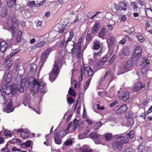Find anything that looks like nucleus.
Wrapping results in <instances>:
<instances>
[{
  "instance_id": "nucleus-9",
  "label": "nucleus",
  "mask_w": 152,
  "mask_h": 152,
  "mask_svg": "<svg viewBox=\"0 0 152 152\" xmlns=\"http://www.w3.org/2000/svg\"><path fill=\"white\" fill-rule=\"evenodd\" d=\"M10 83H8L5 85H4L2 86V90L3 92L6 94L9 95L10 94L12 93V90L10 87Z\"/></svg>"
},
{
  "instance_id": "nucleus-44",
  "label": "nucleus",
  "mask_w": 152,
  "mask_h": 152,
  "mask_svg": "<svg viewBox=\"0 0 152 152\" xmlns=\"http://www.w3.org/2000/svg\"><path fill=\"white\" fill-rule=\"evenodd\" d=\"M107 57H104L102 60L99 61V64L101 65H102L104 63L107 61Z\"/></svg>"
},
{
  "instance_id": "nucleus-58",
  "label": "nucleus",
  "mask_w": 152,
  "mask_h": 152,
  "mask_svg": "<svg viewBox=\"0 0 152 152\" xmlns=\"http://www.w3.org/2000/svg\"><path fill=\"white\" fill-rule=\"evenodd\" d=\"M92 149H89V148H87L86 149H83L82 152H91Z\"/></svg>"
},
{
  "instance_id": "nucleus-40",
  "label": "nucleus",
  "mask_w": 152,
  "mask_h": 152,
  "mask_svg": "<svg viewBox=\"0 0 152 152\" xmlns=\"http://www.w3.org/2000/svg\"><path fill=\"white\" fill-rule=\"evenodd\" d=\"M55 142L56 143L60 145L61 143V140L59 138V137H57L56 138H54Z\"/></svg>"
},
{
  "instance_id": "nucleus-41",
  "label": "nucleus",
  "mask_w": 152,
  "mask_h": 152,
  "mask_svg": "<svg viewBox=\"0 0 152 152\" xmlns=\"http://www.w3.org/2000/svg\"><path fill=\"white\" fill-rule=\"evenodd\" d=\"M120 53L121 55L123 56L127 55L128 54V52L127 51V49L124 48V49Z\"/></svg>"
},
{
  "instance_id": "nucleus-46",
  "label": "nucleus",
  "mask_w": 152,
  "mask_h": 152,
  "mask_svg": "<svg viewBox=\"0 0 152 152\" xmlns=\"http://www.w3.org/2000/svg\"><path fill=\"white\" fill-rule=\"evenodd\" d=\"M151 23L148 22L146 24V30L148 29L152 30V26L150 25Z\"/></svg>"
},
{
  "instance_id": "nucleus-21",
  "label": "nucleus",
  "mask_w": 152,
  "mask_h": 152,
  "mask_svg": "<svg viewBox=\"0 0 152 152\" xmlns=\"http://www.w3.org/2000/svg\"><path fill=\"white\" fill-rule=\"evenodd\" d=\"M22 32L20 31H19L18 32V35L16 39V42H21V40H23L24 43H25V40L23 39H21Z\"/></svg>"
},
{
  "instance_id": "nucleus-1",
  "label": "nucleus",
  "mask_w": 152,
  "mask_h": 152,
  "mask_svg": "<svg viewBox=\"0 0 152 152\" xmlns=\"http://www.w3.org/2000/svg\"><path fill=\"white\" fill-rule=\"evenodd\" d=\"M45 83L41 82L34 77L32 76L28 78H26L24 83V86L26 88H31L30 91L32 94L35 95L38 91L41 93L46 90L45 86Z\"/></svg>"
},
{
  "instance_id": "nucleus-62",
  "label": "nucleus",
  "mask_w": 152,
  "mask_h": 152,
  "mask_svg": "<svg viewBox=\"0 0 152 152\" xmlns=\"http://www.w3.org/2000/svg\"><path fill=\"white\" fill-rule=\"evenodd\" d=\"M116 57V56H115V55H113V56H112V58L110 59V63H112L113 62V61L114 60V59Z\"/></svg>"
},
{
  "instance_id": "nucleus-10",
  "label": "nucleus",
  "mask_w": 152,
  "mask_h": 152,
  "mask_svg": "<svg viewBox=\"0 0 152 152\" xmlns=\"http://www.w3.org/2000/svg\"><path fill=\"white\" fill-rule=\"evenodd\" d=\"M129 97V93L128 91L122 92L119 95V98L124 101L127 100Z\"/></svg>"
},
{
  "instance_id": "nucleus-7",
  "label": "nucleus",
  "mask_w": 152,
  "mask_h": 152,
  "mask_svg": "<svg viewBox=\"0 0 152 152\" xmlns=\"http://www.w3.org/2000/svg\"><path fill=\"white\" fill-rule=\"evenodd\" d=\"M128 108L126 104H124L120 106H117L116 113L118 114H122L127 111Z\"/></svg>"
},
{
  "instance_id": "nucleus-20",
  "label": "nucleus",
  "mask_w": 152,
  "mask_h": 152,
  "mask_svg": "<svg viewBox=\"0 0 152 152\" xmlns=\"http://www.w3.org/2000/svg\"><path fill=\"white\" fill-rule=\"evenodd\" d=\"M88 127H87V129H86V131L81 132V134L79 135V137H80L81 139L84 138L86 136L87 134L90 132V130L89 129H88Z\"/></svg>"
},
{
  "instance_id": "nucleus-55",
  "label": "nucleus",
  "mask_w": 152,
  "mask_h": 152,
  "mask_svg": "<svg viewBox=\"0 0 152 152\" xmlns=\"http://www.w3.org/2000/svg\"><path fill=\"white\" fill-rule=\"evenodd\" d=\"M102 51L101 50V49L99 51L98 53H94V56L96 57L98 56L99 55H100L101 53H102Z\"/></svg>"
},
{
  "instance_id": "nucleus-45",
  "label": "nucleus",
  "mask_w": 152,
  "mask_h": 152,
  "mask_svg": "<svg viewBox=\"0 0 152 152\" xmlns=\"http://www.w3.org/2000/svg\"><path fill=\"white\" fill-rule=\"evenodd\" d=\"M92 34H88L86 36V40L87 42H89L91 41L92 39Z\"/></svg>"
},
{
  "instance_id": "nucleus-3",
  "label": "nucleus",
  "mask_w": 152,
  "mask_h": 152,
  "mask_svg": "<svg viewBox=\"0 0 152 152\" xmlns=\"http://www.w3.org/2000/svg\"><path fill=\"white\" fill-rule=\"evenodd\" d=\"M52 47L48 48L42 54L40 60L39 62V64L40 66V69H41L43 67L46 60L48 58L50 53L53 50Z\"/></svg>"
},
{
  "instance_id": "nucleus-64",
  "label": "nucleus",
  "mask_w": 152,
  "mask_h": 152,
  "mask_svg": "<svg viewBox=\"0 0 152 152\" xmlns=\"http://www.w3.org/2000/svg\"><path fill=\"white\" fill-rule=\"evenodd\" d=\"M92 28L93 29L92 30L91 32L93 34H94L98 32V30L95 29L93 28Z\"/></svg>"
},
{
  "instance_id": "nucleus-36",
  "label": "nucleus",
  "mask_w": 152,
  "mask_h": 152,
  "mask_svg": "<svg viewBox=\"0 0 152 152\" xmlns=\"http://www.w3.org/2000/svg\"><path fill=\"white\" fill-rule=\"evenodd\" d=\"M18 88H17V91L21 93L23 92L24 91V87L23 86L22 83L20 84L19 86H18Z\"/></svg>"
},
{
  "instance_id": "nucleus-26",
  "label": "nucleus",
  "mask_w": 152,
  "mask_h": 152,
  "mask_svg": "<svg viewBox=\"0 0 152 152\" xmlns=\"http://www.w3.org/2000/svg\"><path fill=\"white\" fill-rule=\"evenodd\" d=\"M146 15L148 17H152V9H145L144 11Z\"/></svg>"
},
{
  "instance_id": "nucleus-25",
  "label": "nucleus",
  "mask_w": 152,
  "mask_h": 152,
  "mask_svg": "<svg viewBox=\"0 0 152 152\" xmlns=\"http://www.w3.org/2000/svg\"><path fill=\"white\" fill-rule=\"evenodd\" d=\"M135 136V134L134 131L133 130H132L130 131L129 133L127 134L126 136V137L128 139H130L134 137Z\"/></svg>"
},
{
  "instance_id": "nucleus-11",
  "label": "nucleus",
  "mask_w": 152,
  "mask_h": 152,
  "mask_svg": "<svg viewBox=\"0 0 152 152\" xmlns=\"http://www.w3.org/2000/svg\"><path fill=\"white\" fill-rule=\"evenodd\" d=\"M2 46H0V52L2 53H4L6 52H8L9 51L12 50L11 48L9 46H8L7 44L5 43V45H1Z\"/></svg>"
},
{
  "instance_id": "nucleus-34",
  "label": "nucleus",
  "mask_w": 152,
  "mask_h": 152,
  "mask_svg": "<svg viewBox=\"0 0 152 152\" xmlns=\"http://www.w3.org/2000/svg\"><path fill=\"white\" fill-rule=\"evenodd\" d=\"M102 125V122H99L94 126V130H97Z\"/></svg>"
},
{
  "instance_id": "nucleus-42",
  "label": "nucleus",
  "mask_w": 152,
  "mask_h": 152,
  "mask_svg": "<svg viewBox=\"0 0 152 152\" xmlns=\"http://www.w3.org/2000/svg\"><path fill=\"white\" fill-rule=\"evenodd\" d=\"M66 134V130L61 131L59 132V135L61 137H63Z\"/></svg>"
},
{
  "instance_id": "nucleus-49",
  "label": "nucleus",
  "mask_w": 152,
  "mask_h": 152,
  "mask_svg": "<svg viewBox=\"0 0 152 152\" xmlns=\"http://www.w3.org/2000/svg\"><path fill=\"white\" fill-rule=\"evenodd\" d=\"M136 37L140 42H142V36L139 34L137 35Z\"/></svg>"
},
{
  "instance_id": "nucleus-53",
  "label": "nucleus",
  "mask_w": 152,
  "mask_h": 152,
  "mask_svg": "<svg viewBox=\"0 0 152 152\" xmlns=\"http://www.w3.org/2000/svg\"><path fill=\"white\" fill-rule=\"evenodd\" d=\"M97 109L100 110H103L105 109L104 107L103 106H100L99 104H98L97 105Z\"/></svg>"
},
{
  "instance_id": "nucleus-33",
  "label": "nucleus",
  "mask_w": 152,
  "mask_h": 152,
  "mask_svg": "<svg viewBox=\"0 0 152 152\" xmlns=\"http://www.w3.org/2000/svg\"><path fill=\"white\" fill-rule=\"evenodd\" d=\"M73 140L71 139H67L64 143V145L66 146L72 145L73 144Z\"/></svg>"
},
{
  "instance_id": "nucleus-63",
  "label": "nucleus",
  "mask_w": 152,
  "mask_h": 152,
  "mask_svg": "<svg viewBox=\"0 0 152 152\" xmlns=\"http://www.w3.org/2000/svg\"><path fill=\"white\" fill-rule=\"evenodd\" d=\"M12 4V3L10 1L7 2V4L9 7H11L12 6L15 5V4Z\"/></svg>"
},
{
  "instance_id": "nucleus-12",
  "label": "nucleus",
  "mask_w": 152,
  "mask_h": 152,
  "mask_svg": "<svg viewBox=\"0 0 152 152\" xmlns=\"http://www.w3.org/2000/svg\"><path fill=\"white\" fill-rule=\"evenodd\" d=\"M37 66L35 63H32L30 66V70L29 73L32 75L35 74L37 71Z\"/></svg>"
},
{
  "instance_id": "nucleus-59",
  "label": "nucleus",
  "mask_w": 152,
  "mask_h": 152,
  "mask_svg": "<svg viewBox=\"0 0 152 152\" xmlns=\"http://www.w3.org/2000/svg\"><path fill=\"white\" fill-rule=\"evenodd\" d=\"M118 104V102L117 101H115L110 103L109 105L110 107H113L115 105H116V104Z\"/></svg>"
},
{
  "instance_id": "nucleus-5",
  "label": "nucleus",
  "mask_w": 152,
  "mask_h": 152,
  "mask_svg": "<svg viewBox=\"0 0 152 152\" xmlns=\"http://www.w3.org/2000/svg\"><path fill=\"white\" fill-rule=\"evenodd\" d=\"M134 65V61L131 60H128L126 63L122 70L121 74H123L130 70V68Z\"/></svg>"
},
{
  "instance_id": "nucleus-19",
  "label": "nucleus",
  "mask_w": 152,
  "mask_h": 152,
  "mask_svg": "<svg viewBox=\"0 0 152 152\" xmlns=\"http://www.w3.org/2000/svg\"><path fill=\"white\" fill-rule=\"evenodd\" d=\"M106 34L105 29L104 28H102L101 31L98 34V37L104 39Z\"/></svg>"
},
{
  "instance_id": "nucleus-22",
  "label": "nucleus",
  "mask_w": 152,
  "mask_h": 152,
  "mask_svg": "<svg viewBox=\"0 0 152 152\" xmlns=\"http://www.w3.org/2000/svg\"><path fill=\"white\" fill-rule=\"evenodd\" d=\"M100 42L97 40L94 42V50H98L100 48Z\"/></svg>"
},
{
  "instance_id": "nucleus-6",
  "label": "nucleus",
  "mask_w": 152,
  "mask_h": 152,
  "mask_svg": "<svg viewBox=\"0 0 152 152\" xmlns=\"http://www.w3.org/2000/svg\"><path fill=\"white\" fill-rule=\"evenodd\" d=\"M7 102V104H6L7 106L4 107V111L7 113L12 112L14 108L12 107V100L11 98H9L7 100L6 103Z\"/></svg>"
},
{
  "instance_id": "nucleus-27",
  "label": "nucleus",
  "mask_w": 152,
  "mask_h": 152,
  "mask_svg": "<svg viewBox=\"0 0 152 152\" xmlns=\"http://www.w3.org/2000/svg\"><path fill=\"white\" fill-rule=\"evenodd\" d=\"M7 9L3 8L0 12L1 16L3 18L5 17L7 14Z\"/></svg>"
},
{
  "instance_id": "nucleus-13",
  "label": "nucleus",
  "mask_w": 152,
  "mask_h": 152,
  "mask_svg": "<svg viewBox=\"0 0 152 152\" xmlns=\"http://www.w3.org/2000/svg\"><path fill=\"white\" fill-rule=\"evenodd\" d=\"M113 149L114 150L116 148L118 150H120L121 148V147L122 146V143L120 140L119 141H115L113 144Z\"/></svg>"
},
{
  "instance_id": "nucleus-48",
  "label": "nucleus",
  "mask_w": 152,
  "mask_h": 152,
  "mask_svg": "<svg viewBox=\"0 0 152 152\" xmlns=\"http://www.w3.org/2000/svg\"><path fill=\"white\" fill-rule=\"evenodd\" d=\"M64 26V25L63 24H61V26L62 27V28L61 29H59V30L58 31V32L61 33H62L64 31L65 29V27L66 26V25H65L64 27H63ZM59 29H60V28H59Z\"/></svg>"
},
{
  "instance_id": "nucleus-8",
  "label": "nucleus",
  "mask_w": 152,
  "mask_h": 152,
  "mask_svg": "<svg viewBox=\"0 0 152 152\" xmlns=\"http://www.w3.org/2000/svg\"><path fill=\"white\" fill-rule=\"evenodd\" d=\"M114 40V37L112 36L110 37L109 39L107 40L109 50L113 51L114 50L115 47Z\"/></svg>"
},
{
  "instance_id": "nucleus-51",
  "label": "nucleus",
  "mask_w": 152,
  "mask_h": 152,
  "mask_svg": "<svg viewBox=\"0 0 152 152\" xmlns=\"http://www.w3.org/2000/svg\"><path fill=\"white\" fill-rule=\"evenodd\" d=\"M138 152H142V143L138 146Z\"/></svg>"
},
{
  "instance_id": "nucleus-57",
  "label": "nucleus",
  "mask_w": 152,
  "mask_h": 152,
  "mask_svg": "<svg viewBox=\"0 0 152 152\" xmlns=\"http://www.w3.org/2000/svg\"><path fill=\"white\" fill-rule=\"evenodd\" d=\"M123 152H133V150L132 148H129L126 149Z\"/></svg>"
},
{
  "instance_id": "nucleus-50",
  "label": "nucleus",
  "mask_w": 152,
  "mask_h": 152,
  "mask_svg": "<svg viewBox=\"0 0 152 152\" xmlns=\"http://www.w3.org/2000/svg\"><path fill=\"white\" fill-rule=\"evenodd\" d=\"M13 40L12 39H11L7 41L5 43L7 44H8L10 45V46L12 44Z\"/></svg>"
},
{
  "instance_id": "nucleus-37",
  "label": "nucleus",
  "mask_w": 152,
  "mask_h": 152,
  "mask_svg": "<svg viewBox=\"0 0 152 152\" xmlns=\"http://www.w3.org/2000/svg\"><path fill=\"white\" fill-rule=\"evenodd\" d=\"M100 23L99 22H96L93 27V28L98 30H99V29L100 28Z\"/></svg>"
},
{
  "instance_id": "nucleus-23",
  "label": "nucleus",
  "mask_w": 152,
  "mask_h": 152,
  "mask_svg": "<svg viewBox=\"0 0 152 152\" xmlns=\"http://www.w3.org/2000/svg\"><path fill=\"white\" fill-rule=\"evenodd\" d=\"M126 125L128 126H132L134 123V119L133 118H130L127 119Z\"/></svg>"
},
{
  "instance_id": "nucleus-61",
  "label": "nucleus",
  "mask_w": 152,
  "mask_h": 152,
  "mask_svg": "<svg viewBox=\"0 0 152 152\" xmlns=\"http://www.w3.org/2000/svg\"><path fill=\"white\" fill-rule=\"evenodd\" d=\"M88 75L92 76L94 74V70L93 69H91L89 72H88L87 73Z\"/></svg>"
},
{
  "instance_id": "nucleus-52",
  "label": "nucleus",
  "mask_w": 152,
  "mask_h": 152,
  "mask_svg": "<svg viewBox=\"0 0 152 152\" xmlns=\"http://www.w3.org/2000/svg\"><path fill=\"white\" fill-rule=\"evenodd\" d=\"M35 4V1H29L28 3V5L30 6H33Z\"/></svg>"
},
{
  "instance_id": "nucleus-15",
  "label": "nucleus",
  "mask_w": 152,
  "mask_h": 152,
  "mask_svg": "<svg viewBox=\"0 0 152 152\" xmlns=\"http://www.w3.org/2000/svg\"><path fill=\"white\" fill-rule=\"evenodd\" d=\"M149 61L148 59H146V58H143V67L145 66L146 67L147 66V67L145 69V72H144V73L145 74H146L148 72V71L149 70V68L148 67V65L149 64Z\"/></svg>"
},
{
  "instance_id": "nucleus-60",
  "label": "nucleus",
  "mask_w": 152,
  "mask_h": 152,
  "mask_svg": "<svg viewBox=\"0 0 152 152\" xmlns=\"http://www.w3.org/2000/svg\"><path fill=\"white\" fill-rule=\"evenodd\" d=\"M73 122L72 121L70 122L68 124L67 128H66V130L67 132H68L69 130L70 127L73 124Z\"/></svg>"
},
{
  "instance_id": "nucleus-38",
  "label": "nucleus",
  "mask_w": 152,
  "mask_h": 152,
  "mask_svg": "<svg viewBox=\"0 0 152 152\" xmlns=\"http://www.w3.org/2000/svg\"><path fill=\"white\" fill-rule=\"evenodd\" d=\"M131 5L133 8L134 11H135V9H137L139 10V7H138L137 4L136 3L134 2H132L131 3Z\"/></svg>"
},
{
  "instance_id": "nucleus-39",
  "label": "nucleus",
  "mask_w": 152,
  "mask_h": 152,
  "mask_svg": "<svg viewBox=\"0 0 152 152\" xmlns=\"http://www.w3.org/2000/svg\"><path fill=\"white\" fill-rule=\"evenodd\" d=\"M31 141L30 140H28L25 143H23V145H25L24 147L28 148L31 145Z\"/></svg>"
},
{
  "instance_id": "nucleus-54",
  "label": "nucleus",
  "mask_w": 152,
  "mask_h": 152,
  "mask_svg": "<svg viewBox=\"0 0 152 152\" xmlns=\"http://www.w3.org/2000/svg\"><path fill=\"white\" fill-rule=\"evenodd\" d=\"M65 38H63L62 39V40L61 41V43H60V47H64V43H65Z\"/></svg>"
},
{
  "instance_id": "nucleus-17",
  "label": "nucleus",
  "mask_w": 152,
  "mask_h": 152,
  "mask_svg": "<svg viewBox=\"0 0 152 152\" xmlns=\"http://www.w3.org/2000/svg\"><path fill=\"white\" fill-rule=\"evenodd\" d=\"M82 122V121L81 119L77 120V119L75 118L73 121V123L75 124L74 127L73 129L74 131L79 126V124H81Z\"/></svg>"
},
{
  "instance_id": "nucleus-30",
  "label": "nucleus",
  "mask_w": 152,
  "mask_h": 152,
  "mask_svg": "<svg viewBox=\"0 0 152 152\" xmlns=\"http://www.w3.org/2000/svg\"><path fill=\"white\" fill-rule=\"evenodd\" d=\"M68 93L70 95L74 97H75L77 95V94L75 93V91L71 87L69 88Z\"/></svg>"
},
{
  "instance_id": "nucleus-32",
  "label": "nucleus",
  "mask_w": 152,
  "mask_h": 152,
  "mask_svg": "<svg viewBox=\"0 0 152 152\" xmlns=\"http://www.w3.org/2000/svg\"><path fill=\"white\" fill-rule=\"evenodd\" d=\"M90 136L95 139H96L101 137V135L99 134H97L95 132H92L89 135Z\"/></svg>"
},
{
  "instance_id": "nucleus-31",
  "label": "nucleus",
  "mask_w": 152,
  "mask_h": 152,
  "mask_svg": "<svg viewBox=\"0 0 152 152\" xmlns=\"http://www.w3.org/2000/svg\"><path fill=\"white\" fill-rule=\"evenodd\" d=\"M113 137L112 134L111 133H106L105 135V139L107 141H110Z\"/></svg>"
},
{
  "instance_id": "nucleus-16",
  "label": "nucleus",
  "mask_w": 152,
  "mask_h": 152,
  "mask_svg": "<svg viewBox=\"0 0 152 152\" xmlns=\"http://www.w3.org/2000/svg\"><path fill=\"white\" fill-rule=\"evenodd\" d=\"M45 42L43 41L39 42L32 46L31 48V49L32 50H34L37 49V48L42 47L45 44Z\"/></svg>"
},
{
  "instance_id": "nucleus-56",
  "label": "nucleus",
  "mask_w": 152,
  "mask_h": 152,
  "mask_svg": "<svg viewBox=\"0 0 152 152\" xmlns=\"http://www.w3.org/2000/svg\"><path fill=\"white\" fill-rule=\"evenodd\" d=\"M91 69H92L90 66H88L86 67L84 69V70L86 71L88 73V72H89L90 71Z\"/></svg>"
},
{
  "instance_id": "nucleus-35",
  "label": "nucleus",
  "mask_w": 152,
  "mask_h": 152,
  "mask_svg": "<svg viewBox=\"0 0 152 152\" xmlns=\"http://www.w3.org/2000/svg\"><path fill=\"white\" fill-rule=\"evenodd\" d=\"M20 49L17 50L16 49L15 50H14L11 52V53L10 54L9 56L10 57H12L15 54L18 53L20 52Z\"/></svg>"
},
{
  "instance_id": "nucleus-14",
  "label": "nucleus",
  "mask_w": 152,
  "mask_h": 152,
  "mask_svg": "<svg viewBox=\"0 0 152 152\" xmlns=\"http://www.w3.org/2000/svg\"><path fill=\"white\" fill-rule=\"evenodd\" d=\"M10 83V88H11V89L12 90V93H13L14 96L15 95V94H16L17 91V88H18L17 85L10 83Z\"/></svg>"
},
{
  "instance_id": "nucleus-47",
  "label": "nucleus",
  "mask_w": 152,
  "mask_h": 152,
  "mask_svg": "<svg viewBox=\"0 0 152 152\" xmlns=\"http://www.w3.org/2000/svg\"><path fill=\"white\" fill-rule=\"evenodd\" d=\"M91 78H89L88 79V80L86 82V87L85 86H84V88L85 89V90L88 88V87L89 85L90 84V83L91 82Z\"/></svg>"
},
{
  "instance_id": "nucleus-28",
  "label": "nucleus",
  "mask_w": 152,
  "mask_h": 152,
  "mask_svg": "<svg viewBox=\"0 0 152 152\" xmlns=\"http://www.w3.org/2000/svg\"><path fill=\"white\" fill-rule=\"evenodd\" d=\"M126 6V4L124 2H121L119 4V10H120V9L121 8V10H123L124 11H125L126 10V8L125 7Z\"/></svg>"
},
{
  "instance_id": "nucleus-43",
  "label": "nucleus",
  "mask_w": 152,
  "mask_h": 152,
  "mask_svg": "<svg viewBox=\"0 0 152 152\" xmlns=\"http://www.w3.org/2000/svg\"><path fill=\"white\" fill-rule=\"evenodd\" d=\"M67 100L68 103L70 104H72L74 102V100L71 97L67 98Z\"/></svg>"
},
{
  "instance_id": "nucleus-29",
  "label": "nucleus",
  "mask_w": 152,
  "mask_h": 152,
  "mask_svg": "<svg viewBox=\"0 0 152 152\" xmlns=\"http://www.w3.org/2000/svg\"><path fill=\"white\" fill-rule=\"evenodd\" d=\"M150 81L149 79H146V81L144 82V84L143 85V88L145 87L146 90H148L149 89V85Z\"/></svg>"
},
{
  "instance_id": "nucleus-4",
  "label": "nucleus",
  "mask_w": 152,
  "mask_h": 152,
  "mask_svg": "<svg viewBox=\"0 0 152 152\" xmlns=\"http://www.w3.org/2000/svg\"><path fill=\"white\" fill-rule=\"evenodd\" d=\"M59 67L58 64L56 63V61L54 62V64L53 65V68L52 70V72H50L49 74V79L51 82L54 81L56 76L58 74Z\"/></svg>"
},
{
  "instance_id": "nucleus-18",
  "label": "nucleus",
  "mask_w": 152,
  "mask_h": 152,
  "mask_svg": "<svg viewBox=\"0 0 152 152\" xmlns=\"http://www.w3.org/2000/svg\"><path fill=\"white\" fill-rule=\"evenodd\" d=\"M141 83L138 82L135 84L134 88L133 89V91L136 92L139 91L142 86Z\"/></svg>"
},
{
  "instance_id": "nucleus-24",
  "label": "nucleus",
  "mask_w": 152,
  "mask_h": 152,
  "mask_svg": "<svg viewBox=\"0 0 152 152\" xmlns=\"http://www.w3.org/2000/svg\"><path fill=\"white\" fill-rule=\"evenodd\" d=\"M125 117L127 119L133 118L134 114L132 111H128L125 113Z\"/></svg>"
},
{
  "instance_id": "nucleus-2",
  "label": "nucleus",
  "mask_w": 152,
  "mask_h": 152,
  "mask_svg": "<svg viewBox=\"0 0 152 152\" xmlns=\"http://www.w3.org/2000/svg\"><path fill=\"white\" fill-rule=\"evenodd\" d=\"M142 51L141 48L140 46L137 47L130 57L131 59H134L136 57L137 60L136 61L137 64L140 66L142 64V58H140L142 54Z\"/></svg>"
}]
</instances>
